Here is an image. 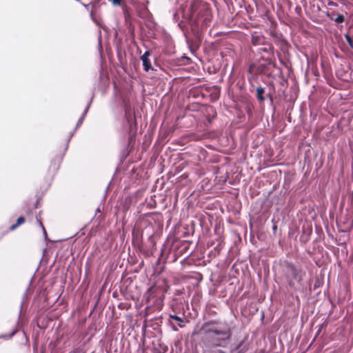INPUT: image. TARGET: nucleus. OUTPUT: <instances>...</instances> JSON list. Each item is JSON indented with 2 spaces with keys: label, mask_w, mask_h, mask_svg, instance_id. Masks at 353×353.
I'll return each mask as SVG.
<instances>
[{
  "label": "nucleus",
  "mask_w": 353,
  "mask_h": 353,
  "mask_svg": "<svg viewBox=\"0 0 353 353\" xmlns=\"http://www.w3.org/2000/svg\"><path fill=\"white\" fill-rule=\"evenodd\" d=\"M345 38L348 45L350 46V47L353 49V39H352V38L348 34H345Z\"/></svg>",
  "instance_id": "obj_15"
},
{
  "label": "nucleus",
  "mask_w": 353,
  "mask_h": 353,
  "mask_svg": "<svg viewBox=\"0 0 353 353\" xmlns=\"http://www.w3.org/2000/svg\"><path fill=\"white\" fill-rule=\"evenodd\" d=\"M265 38L264 36L258 32H254L252 34V43L254 46H259L265 43Z\"/></svg>",
  "instance_id": "obj_10"
},
{
  "label": "nucleus",
  "mask_w": 353,
  "mask_h": 353,
  "mask_svg": "<svg viewBox=\"0 0 353 353\" xmlns=\"http://www.w3.org/2000/svg\"><path fill=\"white\" fill-rule=\"evenodd\" d=\"M205 334V340L212 346H225L232 336L230 326L223 321H210L205 323L200 331Z\"/></svg>",
  "instance_id": "obj_1"
},
{
  "label": "nucleus",
  "mask_w": 353,
  "mask_h": 353,
  "mask_svg": "<svg viewBox=\"0 0 353 353\" xmlns=\"http://www.w3.org/2000/svg\"><path fill=\"white\" fill-rule=\"evenodd\" d=\"M202 19V28L210 26L213 19L210 5L201 1H200V19Z\"/></svg>",
  "instance_id": "obj_4"
},
{
  "label": "nucleus",
  "mask_w": 353,
  "mask_h": 353,
  "mask_svg": "<svg viewBox=\"0 0 353 353\" xmlns=\"http://www.w3.org/2000/svg\"><path fill=\"white\" fill-rule=\"evenodd\" d=\"M83 119V118H81V119L79 120V121H78V123H77V125H80V124L82 123Z\"/></svg>",
  "instance_id": "obj_21"
},
{
  "label": "nucleus",
  "mask_w": 353,
  "mask_h": 353,
  "mask_svg": "<svg viewBox=\"0 0 353 353\" xmlns=\"http://www.w3.org/2000/svg\"><path fill=\"white\" fill-rule=\"evenodd\" d=\"M257 71H258V72L261 73L263 72V69L261 68V67H259V68L257 69Z\"/></svg>",
  "instance_id": "obj_20"
},
{
  "label": "nucleus",
  "mask_w": 353,
  "mask_h": 353,
  "mask_svg": "<svg viewBox=\"0 0 353 353\" xmlns=\"http://www.w3.org/2000/svg\"><path fill=\"white\" fill-rule=\"evenodd\" d=\"M191 15H192V17H194L195 19H196L197 17L199 16V13L196 12V6L195 0H194L193 3L191 7Z\"/></svg>",
  "instance_id": "obj_14"
},
{
  "label": "nucleus",
  "mask_w": 353,
  "mask_h": 353,
  "mask_svg": "<svg viewBox=\"0 0 353 353\" xmlns=\"http://www.w3.org/2000/svg\"><path fill=\"white\" fill-rule=\"evenodd\" d=\"M125 116L129 123L130 131V132H132V134H131L130 137V140L132 141V139H134L137 132V121L135 116L134 114H132L130 111H126Z\"/></svg>",
  "instance_id": "obj_7"
},
{
  "label": "nucleus",
  "mask_w": 353,
  "mask_h": 353,
  "mask_svg": "<svg viewBox=\"0 0 353 353\" xmlns=\"http://www.w3.org/2000/svg\"><path fill=\"white\" fill-rule=\"evenodd\" d=\"M201 95L202 96V97H205L204 94L202 93V94H201Z\"/></svg>",
  "instance_id": "obj_26"
},
{
  "label": "nucleus",
  "mask_w": 353,
  "mask_h": 353,
  "mask_svg": "<svg viewBox=\"0 0 353 353\" xmlns=\"http://www.w3.org/2000/svg\"><path fill=\"white\" fill-rule=\"evenodd\" d=\"M248 350V344L242 341L234 348L232 349V353H245Z\"/></svg>",
  "instance_id": "obj_11"
},
{
  "label": "nucleus",
  "mask_w": 353,
  "mask_h": 353,
  "mask_svg": "<svg viewBox=\"0 0 353 353\" xmlns=\"http://www.w3.org/2000/svg\"><path fill=\"white\" fill-rule=\"evenodd\" d=\"M150 55V51L147 50L141 57V59L143 62V70L146 72L149 71L150 70H153V68H152L150 61L149 59Z\"/></svg>",
  "instance_id": "obj_9"
},
{
  "label": "nucleus",
  "mask_w": 353,
  "mask_h": 353,
  "mask_svg": "<svg viewBox=\"0 0 353 353\" xmlns=\"http://www.w3.org/2000/svg\"><path fill=\"white\" fill-rule=\"evenodd\" d=\"M25 218L23 217V216H20L17 219V222L12 225L10 227V231H13L16 228H17L20 225L23 224L24 222H25Z\"/></svg>",
  "instance_id": "obj_13"
},
{
  "label": "nucleus",
  "mask_w": 353,
  "mask_h": 353,
  "mask_svg": "<svg viewBox=\"0 0 353 353\" xmlns=\"http://www.w3.org/2000/svg\"><path fill=\"white\" fill-rule=\"evenodd\" d=\"M345 21V17L343 14H339L336 18L334 19V21L336 23H343Z\"/></svg>",
  "instance_id": "obj_16"
},
{
  "label": "nucleus",
  "mask_w": 353,
  "mask_h": 353,
  "mask_svg": "<svg viewBox=\"0 0 353 353\" xmlns=\"http://www.w3.org/2000/svg\"><path fill=\"white\" fill-rule=\"evenodd\" d=\"M308 230H309V234H311V232H312V229H309Z\"/></svg>",
  "instance_id": "obj_24"
},
{
  "label": "nucleus",
  "mask_w": 353,
  "mask_h": 353,
  "mask_svg": "<svg viewBox=\"0 0 353 353\" xmlns=\"http://www.w3.org/2000/svg\"><path fill=\"white\" fill-rule=\"evenodd\" d=\"M258 50V52L261 54L260 59L264 61L265 64L271 65L273 63L274 59V48L270 43H265Z\"/></svg>",
  "instance_id": "obj_6"
},
{
  "label": "nucleus",
  "mask_w": 353,
  "mask_h": 353,
  "mask_svg": "<svg viewBox=\"0 0 353 353\" xmlns=\"http://www.w3.org/2000/svg\"><path fill=\"white\" fill-rule=\"evenodd\" d=\"M39 224H40V225L42 227L43 230V232H44L45 234H47V233H46V229H45V228H44V226H43V223H41V221H39Z\"/></svg>",
  "instance_id": "obj_18"
},
{
  "label": "nucleus",
  "mask_w": 353,
  "mask_h": 353,
  "mask_svg": "<svg viewBox=\"0 0 353 353\" xmlns=\"http://www.w3.org/2000/svg\"><path fill=\"white\" fill-rule=\"evenodd\" d=\"M283 277L288 286L294 290H299L303 285V281L305 272L290 261H285L283 265Z\"/></svg>",
  "instance_id": "obj_2"
},
{
  "label": "nucleus",
  "mask_w": 353,
  "mask_h": 353,
  "mask_svg": "<svg viewBox=\"0 0 353 353\" xmlns=\"http://www.w3.org/2000/svg\"><path fill=\"white\" fill-rule=\"evenodd\" d=\"M111 3L114 6H121L122 3V0H110Z\"/></svg>",
  "instance_id": "obj_17"
},
{
  "label": "nucleus",
  "mask_w": 353,
  "mask_h": 353,
  "mask_svg": "<svg viewBox=\"0 0 353 353\" xmlns=\"http://www.w3.org/2000/svg\"><path fill=\"white\" fill-rule=\"evenodd\" d=\"M295 10H296V12L297 13H299V12H301V7H299V6H297V7L296 8V9H295Z\"/></svg>",
  "instance_id": "obj_19"
},
{
  "label": "nucleus",
  "mask_w": 353,
  "mask_h": 353,
  "mask_svg": "<svg viewBox=\"0 0 353 353\" xmlns=\"http://www.w3.org/2000/svg\"><path fill=\"white\" fill-rule=\"evenodd\" d=\"M303 232L305 233V227L303 226Z\"/></svg>",
  "instance_id": "obj_23"
},
{
  "label": "nucleus",
  "mask_w": 353,
  "mask_h": 353,
  "mask_svg": "<svg viewBox=\"0 0 353 353\" xmlns=\"http://www.w3.org/2000/svg\"><path fill=\"white\" fill-rule=\"evenodd\" d=\"M202 279H203V276H202V275L200 274V278H199L200 281L202 280Z\"/></svg>",
  "instance_id": "obj_22"
},
{
  "label": "nucleus",
  "mask_w": 353,
  "mask_h": 353,
  "mask_svg": "<svg viewBox=\"0 0 353 353\" xmlns=\"http://www.w3.org/2000/svg\"><path fill=\"white\" fill-rule=\"evenodd\" d=\"M161 292V290L158 288L153 286L150 288L146 294V303L153 305L156 309H161L163 305L164 295Z\"/></svg>",
  "instance_id": "obj_3"
},
{
  "label": "nucleus",
  "mask_w": 353,
  "mask_h": 353,
  "mask_svg": "<svg viewBox=\"0 0 353 353\" xmlns=\"http://www.w3.org/2000/svg\"><path fill=\"white\" fill-rule=\"evenodd\" d=\"M252 67L251 66V67L250 68V70H249V71H250V72H251V71H252Z\"/></svg>",
  "instance_id": "obj_25"
},
{
  "label": "nucleus",
  "mask_w": 353,
  "mask_h": 353,
  "mask_svg": "<svg viewBox=\"0 0 353 353\" xmlns=\"http://www.w3.org/2000/svg\"><path fill=\"white\" fill-rule=\"evenodd\" d=\"M200 112L204 114L208 123H210L212 120L216 117V110L211 105H203Z\"/></svg>",
  "instance_id": "obj_8"
},
{
  "label": "nucleus",
  "mask_w": 353,
  "mask_h": 353,
  "mask_svg": "<svg viewBox=\"0 0 353 353\" xmlns=\"http://www.w3.org/2000/svg\"><path fill=\"white\" fill-rule=\"evenodd\" d=\"M265 93V88L262 87H258L256 89V97L259 102H263L265 101V97L263 96Z\"/></svg>",
  "instance_id": "obj_12"
},
{
  "label": "nucleus",
  "mask_w": 353,
  "mask_h": 353,
  "mask_svg": "<svg viewBox=\"0 0 353 353\" xmlns=\"http://www.w3.org/2000/svg\"><path fill=\"white\" fill-rule=\"evenodd\" d=\"M185 319L183 313L177 312L173 307L172 312L169 314V323L174 331H177L179 327L185 326Z\"/></svg>",
  "instance_id": "obj_5"
}]
</instances>
